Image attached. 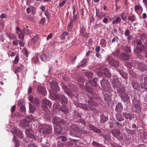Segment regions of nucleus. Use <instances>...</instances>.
<instances>
[{"label": "nucleus", "mask_w": 147, "mask_h": 147, "mask_svg": "<svg viewBox=\"0 0 147 147\" xmlns=\"http://www.w3.org/2000/svg\"><path fill=\"white\" fill-rule=\"evenodd\" d=\"M87 62V59H84L80 63V64L79 66L81 67H83L85 66Z\"/></svg>", "instance_id": "31"}, {"label": "nucleus", "mask_w": 147, "mask_h": 147, "mask_svg": "<svg viewBox=\"0 0 147 147\" xmlns=\"http://www.w3.org/2000/svg\"><path fill=\"white\" fill-rule=\"evenodd\" d=\"M85 76L88 78H91L92 77L93 74L91 72H88L85 73Z\"/></svg>", "instance_id": "43"}, {"label": "nucleus", "mask_w": 147, "mask_h": 147, "mask_svg": "<svg viewBox=\"0 0 147 147\" xmlns=\"http://www.w3.org/2000/svg\"><path fill=\"white\" fill-rule=\"evenodd\" d=\"M113 86L114 88H117V90L119 92L120 91L119 90V88H120L121 86L120 82L118 79H115L113 81Z\"/></svg>", "instance_id": "11"}, {"label": "nucleus", "mask_w": 147, "mask_h": 147, "mask_svg": "<svg viewBox=\"0 0 147 147\" xmlns=\"http://www.w3.org/2000/svg\"><path fill=\"white\" fill-rule=\"evenodd\" d=\"M78 20L77 17L76 15H74L73 16V21L74 22H77Z\"/></svg>", "instance_id": "64"}, {"label": "nucleus", "mask_w": 147, "mask_h": 147, "mask_svg": "<svg viewBox=\"0 0 147 147\" xmlns=\"http://www.w3.org/2000/svg\"><path fill=\"white\" fill-rule=\"evenodd\" d=\"M89 126L90 128L93 131L97 133H101V130L100 129H98L93 125L90 124L89 125Z\"/></svg>", "instance_id": "18"}, {"label": "nucleus", "mask_w": 147, "mask_h": 147, "mask_svg": "<svg viewBox=\"0 0 147 147\" xmlns=\"http://www.w3.org/2000/svg\"><path fill=\"white\" fill-rule=\"evenodd\" d=\"M96 15L100 19H101L105 15L102 12H100L98 13H97V11H96Z\"/></svg>", "instance_id": "41"}, {"label": "nucleus", "mask_w": 147, "mask_h": 147, "mask_svg": "<svg viewBox=\"0 0 147 147\" xmlns=\"http://www.w3.org/2000/svg\"><path fill=\"white\" fill-rule=\"evenodd\" d=\"M113 134L115 137H117L118 139L122 140L123 139V137L122 136V134L119 131L118 129H115L113 131Z\"/></svg>", "instance_id": "8"}, {"label": "nucleus", "mask_w": 147, "mask_h": 147, "mask_svg": "<svg viewBox=\"0 0 147 147\" xmlns=\"http://www.w3.org/2000/svg\"><path fill=\"white\" fill-rule=\"evenodd\" d=\"M41 59L43 61H49L50 59V57L49 55L43 54L40 57Z\"/></svg>", "instance_id": "19"}, {"label": "nucleus", "mask_w": 147, "mask_h": 147, "mask_svg": "<svg viewBox=\"0 0 147 147\" xmlns=\"http://www.w3.org/2000/svg\"><path fill=\"white\" fill-rule=\"evenodd\" d=\"M116 119L119 121H121L123 120L124 118L122 115L120 113H117L116 114Z\"/></svg>", "instance_id": "28"}, {"label": "nucleus", "mask_w": 147, "mask_h": 147, "mask_svg": "<svg viewBox=\"0 0 147 147\" xmlns=\"http://www.w3.org/2000/svg\"><path fill=\"white\" fill-rule=\"evenodd\" d=\"M20 109L21 111L23 112H24L26 111V108L24 106H22L20 107Z\"/></svg>", "instance_id": "57"}, {"label": "nucleus", "mask_w": 147, "mask_h": 147, "mask_svg": "<svg viewBox=\"0 0 147 147\" xmlns=\"http://www.w3.org/2000/svg\"><path fill=\"white\" fill-rule=\"evenodd\" d=\"M25 132L27 136L30 138H32L33 137L34 135V133L32 130L26 129V130Z\"/></svg>", "instance_id": "17"}, {"label": "nucleus", "mask_w": 147, "mask_h": 147, "mask_svg": "<svg viewBox=\"0 0 147 147\" xmlns=\"http://www.w3.org/2000/svg\"><path fill=\"white\" fill-rule=\"evenodd\" d=\"M134 66L136 68L142 71L147 69V65L142 63L136 61L135 63Z\"/></svg>", "instance_id": "3"}, {"label": "nucleus", "mask_w": 147, "mask_h": 147, "mask_svg": "<svg viewBox=\"0 0 147 147\" xmlns=\"http://www.w3.org/2000/svg\"><path fill=\"white\" fill-rule=\"evenodd\" d=\"M42 102V109L44 111H47L48 109L47 106H48L49 107H51L52 104L51 102L47 99H43Z\"/></svg>", "instance_id": "4"}, {"label": "nucleus", "mask_w": 147, "mask_h": 147, "mask_svg": "<svg viewBox=\"0 0 147 147\" xmlns=\"http://www.w3.org/2000/svg\"><path fill=\"white\" fill-rule=\"evenodd\" d=\"M29 109L31 113H33L36 110V108L32 105L29 103Z\"/></svg>", "instance_id": "36"}, {"label": "nucleus", "mask_w": 147, "mask_h": 147, "mask_svg": "<svg viewBox=\"0 0 147 147\" xmlns=\"http://www.w3.org/2000/svg\"><path fill=\"white\" fill-rule=\"evenodd\" d=\"M29 100L32 102L36 103L38 102V100L37 99H36L34 101V98L33 97L31 96H30L29 97Z\"/></svg>", "instance_id": "33"}, {"label": "nucleus", "mask_w": 147, "mask_h": 147, "mask_svg": "<svg viewBox=\"0 0 147 147\" xmlns=\"http://www.w3.org/2000/svg\"><path fill=\"white\" fill-rule=\"evenodd\" d=\"M13 41V45L17 46L18 45L19 42L18 40L17 39Z\"/></svg>", "instance_id": "51"}, {"label": "nucleus", "mask_w": 147, "mask_h": 147, "mask_svg": "<svg viewBox=\"0 0 147 147\" xmlns=\"http://www.w3.org/2000/svg\"><path fill=\"white\" fill-rule=\"evenodd\" d=\"M142 88L145 89H147V83L144 82L141 84Z\"/></svg>", "instance_id": "50"}, {"label": "nucleus", "mask_w": 147, "mask_h": 147, "mask_svg": "<svg viewBox=\"0 0 147 147\" xmlns=\"http://www.w3.org/2000/svg\"><path fill=\"white\" fill-rule=\"evenodd\" d=\"M37 90L39 93L41 94L44 96H45L47 94L46 89L44 87L38 86L37 87Z\"/></svg>", "instance_id": "13"}, {"label": "nucleus", "mask_w": 147, "mask_h": 147, "mask_svg": "<svg viewBox=\"0 0 147 147\" xmlns=\"http://www.w3.org/2000/svg\"><path fill=\"white\" fill-rule=\"evenodd\" d=\"M121 21V19L119 17H117L116 19L114 20L112 22L113 24L114 25L119 23Z\"/></svg>", "instance_id": "30"}, {"label": "nucleus", "mask_w": 147, "mask_h": 147, "mask_svg": "<svg viewBox=\"0 0 147 147\" xmlns=\"http://www.w3.org/2000/svg\"><path fill=\"white\" fill-rule=\"evenodd\" d=\"M98 105V104L97 103L93 101L90 102L88 105V108L87 107V105H83V106H84V107H83V109L85 110L89 109L90 110H92L93 109H94V108L93 107L97 106Z\"/></svg>", "instance_id": "5"}, {"label": "nucleus", "mask_w": 147, "mask_h": 147, "mask_svg": "<svg viewBox=\"0 0 147 147\" xmlns=\"http://www.w3.org/2000/svg\"><path fill=\"white\" fill-rule=\"evenodd\" d=\"M61 111L65 113H67L69 111L68 109L65 106L63 105L61 107Z\"/></svg>", "instance_id": "39"}, {"label": "nucleus", "mask_w": 147, "mask_h": 147, "mask_svg": "<svg viewBox=\"0 0 147 147\" xmlns=\"http://www.w3.org/2000/svg\"><path fill=\"white\" fill-rule=\"evenodd\" d=\"M73 27V24L72 21H70V23L69 24L68 26V29L69 30H70Z\"/></svg>", "instance_id": "49"}, {"label": "nucleus", "mask_w": 147, "mask_h": 147, "mask_svg": "<svg viewBox=\"0 0 147 147\" xmlns=\"http://www.w3.org/2000/svg\"><path fill=\"white\" fill-rule=\"evenodd\" d=\"M15 142L16 143V146L15 147H18L19 146V142L17 140H15Z\"/></svg>", "instance_id": "62"}, {"label": "nucleus", "mask_w": 147, "mask_h": 147, "mask_svg": "<svg viewBox=\"0 0 147 147\" xmlns=\"http://www.w3.org/2000/svg\"><path fill=\"white\" fill-rule=\"evenodd\" d=\"M123 109V106L121 103H118L116 105L115 110L118 112H121Z\"/></svg>", "instance_id": "20"}, {"label": "nucleus", "mask_w": 147, "mask_h": 147, "mask_svg": "<svg viewBox=\"0 0 147 147\" xmlns=\"http://www.w3.org/2000/svg\"><path fill=\"white\" fill-rule=\"evenodd\" d=\"M28 147H37L34 144H28Z\"/></svg>", "instance_id": "60"}, {"label": "nucleus", "mask_w": 147, "mask_h": 147, "mask_svg": "<svg viewBox=\"0 0 147 147\" xmlns=\"http://www.w3.org/2000/svg\"><path fill=\"white\" fill-rule=\"evenodd\" d=\"M23 32H21L20 34H18V38L22 40H24V36Z\"/></svg>", "instance_id": "40"}, {"label": "nucleus", "mask_w": 147, "mask_h": 147, "mask_svg": "<svg viewBox=\"0 0 147 147\" xmlns=\"http://www.w3.org/2000/svg\"><path fill=\"white\" fill-rule=\"evenodd\" d=\"M110 64L114 67L118 66L119 65V62L118 61L114 59H112L109 62Z\"/></svg>", "instance_id": "15"}, {"label": "nucleus", "mask_w": 147, "mask_h": 147, "mask_svg": "<svg viewBox=\"0 0 147 147\" xmlns=\"http://www.w3.org/2000/svg\"><path fill=\"white\" fill-rule=\"evenodd\" d=\"M134 51L136 54H139L142 51V50L139 49L138 47H137L136 49H135L134 50Z\"/></svg>", "instance_id": "44"}, {"label": "nucleus", "mask_w": 147, "mask_h": 147, "mask_svg": "<svg viewBox=\"0 0 147 147\" xmlns=\"http://www.w3.org/2000/svg\"><path fill=\"white\" fill-rule=\"evenodd\" d=\"M7 17V15L5 13H3V14H2L0 16V18L2 19L5 18Z\"/></svg>", "instance_id": "61"}, {"label": "nucleus", "mask_w": 147, "mask_h": 147, "mask_svg": "<svg viewBox=\"0 0 147 147\" xmlns=\"http://www.w3.org/2000/svg\"><path fill=\"white\" fill-rule=\"evenodd\" d=\"M128 19L129 21L132 22H134L135 20V17L134 15L129 16L128 17Z\"/></svg>", "instance_id": "47"}, {"label": "nucleus", "mask_w": 147, "mask_h": 147, "mask_svg": "<svg viewBox=\"0 0 147 147\" xmlns=\"http://www.w3.org/2000/svg\"><path fill=\"white\" fill-rule=\"evenodd\" d=\"M66 1V0H63L62 1L60 2L59 4V6L60 7H62L65 4Z\"/></svg>", "instance_id": "52"}, {"label": "nucleus", "mask_w": 147, "mask_h": 147, "mask_svg": "<svg viewBox=\"0 0 147 147\" xmlns=\"http://www.w3.org/2000/svg\"><path fill=\"white\" fill-rule=\"evenodd\" d=\"M129 72L130 75L133 77H136L138 75V74L132 70H130Z\"/></svg>", "instance_id": "38"}, {"label": "nucleus", "mask_w": 147, "mask_h": 147, "mask_svg": "<svg viewBox=\"0 0 147 147\" xmlns=\"http://www.w3.org/2000/svg\"><path fill=\"white\" fill-rule=\"evenodd\" d=\"M130 33L129 30L128 29H127L125 31V36H127L129 35Z\"/></svg>", "instance_id": "55"}, {"label": "nucleus", "mask_w": 147, "mask_h": 147, "mask_svg": "<svg viewBox=\"0 0 147 147\" xmlns=\"http://www.w3.org/2000/svg\"><path fill=\"white\" fill-rule=\"evenodd\" d=\"M45 15L47 16L48 19H49V17L50 15L48 13V10L47 9L45 12Z\"/></svg>", "instance_id": "53"}, {"label": "nucleus", "mask_w": 147, "mask_h": 147, "mask_svg": "<svg viewBox=\"0 0 147 147\" xmlns=\"http://www.w3.org/2000/svg\"><path fill=\"white\" fill-rule=\"evenodd\" d=\"M68 34V33L67 32H65L62 33L61 36V37L62 40H64L65 38V36H67Z\"/></svg>", "instance_id": "42"}, {"label": "nucleus", "mask_w": 147, "mask_h": 147, "mask_svg": "<svg viewBox=\"0 0 147 147\" xmlns=\"http://www.w3.org/2000/svg\"><path fill=\"white\" fill-rule=\"evenodd\" d=\"M123 116L126 119H129V120H132V118H134V116H132L131 114L126 112L124 113H123Z\"/></svg>", "instance_id": "21"}, {"label": "nucleus", "mask_w": 147, "mask_h": 147, "mask_svg": "<svg viewBox=\"0 0 147 147\" xmlns=\"http://www.w3.org/2000/svg\"><path fill=\"white\" fill-rule=\"evenodd\" d=\"M126 65L127 67L129 68H131L132 66V65L131 63L129 62H127Z\"/></svg>", "instance_id": "56"}, {"label": "nucleus", "mask_w": 147, "mask_h": 147, "mask_svg": "<svg viewBox=\"0 0 147 147\" xmlns=\"http://www.w3.org/2000/svg\"><path fill=\"white\" fill-rule=\"evenodd\" d=\"M45 22V20L44 18H43L41 19L40 21V22L39 23L40 24H44Z\"/></svg>", "instance_id": "59"}, {"label": "nucleus", "mask_w": 147, "mask_h": 147, "mask_svg": "<svg viewBox=\"0 0 147 147\" xmlns=\"http://www.w3.org/2000/svg\"><path fill=\"white\" fill-rule=\"evenodd\" d=\"M119 53V51L118 49H115L114 52H113L112 54L114 56L118 55Z\"/></svg>", "instance_id": "46"}, {"label": "nucleus", "mask_w": 147, "mask_h": 147, "mask_svg": "<svg viewBox=\"0 0 147 147\" xmlns=\"http://www.w3.org/2000/svg\"><path fill=\"white\" fill-rule=\"evenodd\" d=\"M106 40L104 39H101L100 40V45L102 47H105L106 46Z\"/></svg>", "instance_id": "34"}, {"label": "nucleus", "mask_w": 147, "mask_h": 147, "mask_svg": "<svg viewBox=\"0 0 147 147\" xmlns=\"http://www.w3.org/2000/svg\"><path fill=\"white\" fill-rule=\"evenodd\" d=\"M62 129V128L61 126L58 125H56L54 126V130L57 133H60Z\"/></svg>", "instance_id": "23"}, {"label": "nucleus", "mask_w": 147, "mask_h": 147, "mask_svg": "<svg viewBox=\"0 0 147 147\" xmlns=\"http://www.w3.org/2000/svg\"><path fill=\"white\" fill-rule=\"evenodd\" d=\"M12 133L14 135V138L15 140H16V136H18L19 137H20L22 138L23 137L22 131L18 129H15L14 133H13V132H12Z\"/></svg>", "instance_id": "9"}, {"label": "nucleus", "mask_w": 147, "mask_h": 147, "mask_svg": "<svg viewBox=\"0 0 147 147\" xmlns=\"http://www.w3.org/2000/svg\"><path fill=\"white\" fill-rule=\"evenodd\" d=\"M62 141L63 142H65L67 140L66 138L64 136H62L60 138Z\"/></svg>", "instance_id": "58"}, {"label": "nucleus", "mask_w": 147, "mask_h": 147, "mask_svg": "<svg viewBox=\"0 0 147 147\" xmlns=\"http://www.w3.org/2000/svg\"><path fill=\"white\" fill-rule=\"evenodd\" d=\"M6 36L7 37L11 39H17V36L14 34L12 33H7L6 34Z\"/></svg>", "instance_id": "22"}, {"label": "nucleus", "mask_w": 147, "mask_h": 147, "mask_svg": "<svg viewBox=\"0 0 147 147\" xmlns=\"http://www.w3.org/2000/svg\"><path fill=\"white\" fill-rule=\"evenodd\" d=\"M120 95L122 100L124 102H126L129 100V97L127 94L125 92L124 90H121L119 91Z\"/></svg>", "instance_id": "6"}, {"label": "nucleus", "mask_w": 147, "mask_h": 147, "mask_svg": "<svg viewBox=\"0 0 147 147\" xmlns=\"http://www.w3.org/2000/svg\"><path fill=\"white\" fill-rule=\"evenodd\" d=\"M133 106L132 109L133 112L139 113L141 111V105L140 102L139 100L135 98L133 100Z\"/></svg>", "instance_id": "2"}, {"label": "nucleus", "mask_w": 147, "mask_h": 147, "mask_svg": "<svg viewBox=\"0 0 147 147\" xmlns=\"http://www.w3.org/2000/svg\"><path fill=\"white\" fill-rule=\"evenodd\" d=\"M108 119V118L107 116L106 115H105L104 114L101 115L100 121L101 122H105Z\"/></svg>", "instance_id": "26"}, {"label": "nucleus", "mask_w": 147, "mask_h": 147, "mask_svg": "<svg viewBox=\"0 0 147 147\" xmlns=\"http://www.w3.org/2000/svg\"><path fill=\"white\" fill-rule=\"evenodd\" d=\"M53 123L56 125L58 124L62 125L65 123V121L61 120L60 118L57 117H54L53 119Z\"/></svg>", "instance_id": "10"}, {"label": "nucleus", "mask_w": 147, "mask_h": 147, "mask_svg": "<svg viewBox=\"0 0 147 147\" xmlns=\"http://www.w3.org/2000/svg\"><path fill=\"white\" fill-rule=\"evenodd\" d=\"M26 27L27 28L26 29V28H23L22 29V32H24L26 34H30L31 32L27 28L28 27V26H27Z\"/></svg>", "instance_id": "37"}, {"label": "nucleus", "mask_w": 147, "mask_h": 147, "mask_svg": "<svg viewBox=\"0 0 147 147\" xmlns=\"http://www.w3.org/2000/svg\"><path fill=\"white\" fill-rule=\"evenodd\" d=\"M62 88L64 90L65 92L67 94H69V93L70 92V90L65 85L63 84L62 86Z\"/></svg>", "instance_id": "32"}, {"label": "nucleus", "mask_w": 147, "mask_h": 147, "mask_svg": "<svg viewBox=\"0 0 147 147\" xmlns=\"http://www.w3.org/2000/svg\"><path fill=\"white\" fill-rule=\"evenodd\" d=\"M72 130L70 132V134L73 136L79 137L81 136L82 133L80 131V128L76 125L72 124L70 126Z\"/></svg>", "instance_id": "1"}, {"label": "nucleus", "mask_w": 147, "mask_h": 147, "mask_svg": "<svg viewBox=\"0 0 147 147\" xmlns=\"http://www.w3.org/2000/svg\"><path fill=\"white\" fill-rule=\"evenodd\" d=\"M53 36V35L51 33L49 34L47 36V40H48L49 39L52 38Z\"/></svg>", "instance_id": "63"}, {"label": "nucleus", "mask_w": 147, "mask_h": 147, "mask_svg": "<svg viewBox=\"0 0 147 147\" xmlns=\"http://www.w3.org/2000/svg\"><path fill=\"white\" fill-rule=\"evenodd\" d=\"M36 8L32 6H30L27 8V13H29L31 12L32 14L34 15L36 13Z\"/></svg>", "instance_id": "14"}, {"label": "nucleus", "mask_w": 147, "mask_h": 147, "mask_svg": "<svg viewBox=\"0 0 147 147\" xmlns=\"http://www.w3.org/2000/svg\"><path fill=\"white\" fill-rule=\"evenodd\" d=\"M119 58L124 60H128L130 58L129 55L127 54H126L123 53H121L119 56Z\"/></svg>", "instance_id": "16"}, {"label": "nucleus", "mask_w": 147, "mask_h": 147, "mask_svg": "<svg viewBox=\"0 0 147 147\" xmlns=\"http://www.w3.org/2000/svg\"><path fill=\"white\" fill-rule=\"evenodd\" d=\"M100 84L101 86L104 87L107 86L109 84V82L107 80L103 79L102 80L100 81Z\"/></svg>", "instance_id": "24"}, {"label": "nucleus", "mask_w": 147, "mask_h": 147, "mask_svg": "<svg viewBox=\"0 0 147 147\" xmlns=\"http://www.w3.org/2000/svg\"><path fill=\"white\" fill-rule=\"evenodd\" d=\"M105 100L107 102H109L110 100V96L107 94H106L105 95Z\"/></svg>", "instance_id": "48"}, {"label": "nucleus", "mask_w": 147, "mask_h": 147, "mask_svg": "<svg viewBox=\"0 0 147 147\" xmlns=\"http://www.w3.org/2000/svg\"><path fill=\"white\" fill-rule=\"evenodd\" d=\"M55 97L57 100L60 101L62 104L66 103L67 102V98L63 95H56Z\"/></svg>", "instance_id": "7"}, {"label": "nucleus", "mask_w": 147, "mask_h": 147, "mask_svg": "<svg viewBox=\"0 0 147 147\" xmlns=\"http://www.w3.org/2000/svg\"><path fill=\"white\" fill-rule=\"evenodd\" d=\"M119 16L121 17L122 19L125 21L127 20V14L125 12H123L119 14Z\"/></svg>", "instance_id": "25"}, {"label": "nucleus", "mask_w": 147, "mask_h": 147, "mask_svg": "<svg viewBox=\"0 0 147 147\" xmlns=\"http://www.w3.org/2000/svg\"><path fill=\"white\" fill-rule=\"evenodd\" d=\"M23 68V66L22 65H20L15 69V72L16 73L19 72L21 71Z\"/></svg>", "instance_id": "35"}, {"label": "nucleus", "mask_w": 147, "mask_h": 147, "mask_svg": "<svg viewBox=\"0 0 147 147\" xmlns=\"http://www.w3.org/2000/svg\"><path fill=\"white\" fill-rule=\"evenodd\" d=\"M133 87L135 89L137 88L138 85L136 82L133 81L132 82Z\"/></svg>", "instance_id": "45"}, {"label": "nucleus", "mask_w": 147, "mask_h": 147, "mask_svg": "<svg viewBox=\"0 0 147 147\" xmlns=\"http://www.w3.org/2000/svg\"><path fill=\"white\" fill-rule=\"evenodd\" d=\"M19 61V57L17 55L14 60V62L15 64L17 63Z\"/></svg>", "instance_id": "54"}, {"label": "nucleus", "mask_w": 147, "mask_h": 147, "mask_svg": "<svg viewBox=\"0 0 147 147\" xmlns=\"http://www.w3.org/2000/svg\"><path fill=\"white\" fill-rule=\"evenodd\" d=\"M50 84L52 88L54 90L57 91L59 90V88L56 81H53L50 82Z\"/></svg>", "instance_id": "12"}, {"label": "nucleus", "mask_w": 147, "mask_h": 147, "mask_svg": "<svg viewBox=\"0 0 147 147\" xmlns=\"http://www.w3.org/2000/svg\"><path fill=\"white\" fill-rule=\"evenodd\" d=\"M46 127L47 129H46V131L44 132L45 134H49L52 132V129L50 126L47 125L46 126Z\"/></svg>", "instance_id": "29"}, {"label": "nucleus", "mask_w": 147, "mask_h": 147, "mask_svg": "<svg viewBox=\"0 0 147 147\" xmlns=\"http://www.w3.org/2000/svg\"><path fill=\"white\" fill-rule=\"evenodd\" d=\"M39 39V35H36L31 40V42L32 44H35Z\"/></svg>", "instance_id": "27"}]
</instances>
